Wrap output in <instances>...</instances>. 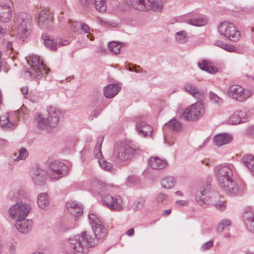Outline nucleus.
<instances>
[{
  "instance_id": "f257e3e1",
  "label": "nucleus",
  "mask_w": 254,
  "mask_h": 254,
  "mask_svg": "<svg viewBox=\"0 0 254 254\" xmlns=\"http://www.w3.org/2000/svg\"><path fill=\"white\" fill-rule=\"evenodd\" d=\"M235 171L232 164L218 166L216 169V175L221 188L227 192L236 193L238 187L233 180Z\"/></svg>"
},
{
  "instance_id": "f03ea898",
  "label": "nucleus",
  "mask_w": 254,
  "mask_h": 254,
  "mask_svg": "<svg viewBox=\"0 0 254 254\" xmlns=\"http://www.w3.org/2000/svg\"><path fill=\"white\" fill-rule=\"evenodd\" d=\"M68 244L70 251L72 254H87L89 247L97 245V240L91 241L87 232L83 231L80 235L69 238Z\"/></svg>"
},
{
  "instance_id": "7ed1b4c3",
  "label": "nucleus",
  "mask_w": 254,
  "mask_h": 254,
  "mask_svg": "<svg viewBox=\"0 0 254 254\" xmlns=\"http://www.w3.org/2000/svg\"><path fill=\"white\" fill-rule=\"evenodd\" d=\"M17 34L21 38L28 37L31 31L32 19L28 14L25 12L20 13L17 17Z\"/></svg>"
},
{
  "instance_id": "20e7f679",
  "label": "nucleus",
  "mask_w": 254,
  "mask_h": 254,
  "mask_svg": "<svg viewBox=\"0 0 254 254\" xmlns=\"http://www.w3.org/2000/svg\"><path fill=\"white\" fill-rule=\"evenodd\" d=\"M205 107L201 101L196 102L189 106L182 113V117L187 121H196L203 116Z\"/></svg>"
},
{
  "instance_id": "39448f33",
  "label": "nucleus",
  "mask_w": 254,
  "mask_h": 254,
  "mask_svg": "<svg viewBox=\"0 0 254 254\" xmlns=\"http://www.w3.org/2000/svg\"><path fill=\"white\" fill-rule=\"evenodd\" d=\"M139 151L138 148H133L126 143H120L115 146L114 156L119 160L124 161L130 159Z\"/></svg>"
},
{
  "instance_id": "423d86ee",
  "label": "nucleus",
  "mask_w": 254,
  "mask_h": 254,
  "mask_svg": "<svg viewBox=\"0 0 254 254\" xmlns=\"http://www.w3.org/2000/svg\"><path fill=\"white\" fill-rule=\"evenodd\" d=\"M27 62L32 67V70L29 72V74L35 78H42L45 74L48 73L49 70L38 56L33 55L29 56ZM27 72H29L28 71Z\"/></svg>"
},
{
  "instance_id": "0eeeda50",
  "label": "nucleus",
  "mask_w": 254,
  "mask_h": 254,
  "mask_svg": "<svg viewBox=\"0 0 254 254\" xmlns=\"http://www.w3.org/2000/svg\"><path fill=\"white\" fill-rule=\"evenodd\" d=\"M89 219L94 233V238H93L89 234V239L92 241L97 240V245L99 243V240L104 239L106 236V229H105L102 221L95 214H89Z\"/></svg>"
},
{
  "instance_id": "6e6552de",
  "label": "nucleus",
  "mask_w": 254,
  "mask_h": 254,
  "mask_svg": "<svg viewBox=\"0 0 254 254\" xmlns=\"http://www.w3.org/2000/svg\"><path fill=\"white\" fill-rule=\"evenodd\" d=\"M227 93L231 98L240 102L245 101L253 95L250 89L244 88L239 85L230 86Z\"/></svg>"
},
{
  "instance_id": "1a4fd4ad",
  "label": "nucleus",
  "mask_w": 254,
  "mask_h": 254,
  "mask_svg": "<svg viewBox=\"0 0 254 254\" xmlns=\"http://www.w3.org/2000/svg\"><path fill=\"white\" fill-rule=\"evenodd\" d=\"M218 30L220 35L232 41L237 42L240 38V32L233 23L229 22L221 23L218 27Z\"/></svg>"
},
{
  "instance_id": "9d476101",
  "label": "nucleus",
  "mask_w": 254,
  "mask_h": 254,
  "mask_svg": "<svg viewBox=\"0 0 254 254\" xmlns=\"http://www.w3.org/2000/svg\"><path fill=\"white\" fill-rule=\"evenodd\" d=\"M31 210L30 204L18 202L11 206L9 209V213L11 218L14 219L25 218Z\"/></svg>"
},
{
  "instance_id": "9b49d317",
  "label": "nucleus",
  "mask_w": 254,
  "mask_h": 254,
  "mask_svg": "<svg viewBox=\"0 0 254 254\" xmlns=\"http://www.w3.org/2000/svg\"><path fill=\"white\" fill-rule=\"evenodd\" d=\"M204 198L208 200H210L209 201H211V200H218L220 199V195L216 192L210 191L208 187H201L196 192V201L200 205L203 203L212 205L211 202L207 201Z\"/></svg>"
},
{
  "instance_id": "f8f14e48",
  "label": "nucleus",
  "mask_w": 254,
  "mask_h": 254,
  "mask_svg": "<svg viewBox=\"0 0 254 254\" xmlns=\"http://www.w3.org/2000/svg\"><path fill=\"white\" fill-rule=\"evenodd\" d=\"M67 169V166L64 164L55 161L51 162L46 172L48 177L53 180H58L63 176L64 172Z\"/></svg>"
},
{
  "instance_id": "ddd939ff",
  "label": "nucleus",
  "mask_w": 254,
  "mask_h": 254,
  "mask_svg": "<svg viewBox=\"0 0 254 254\" xmlns=\"http://www.w3.org/2000/svg\"><path fill=\"white\" fill-rule=\"evenodd\" d=\"M103 204L112 210L121 211L123 210V201L119 196L113 197L110 195H105L102 197Z\"/></svg>"
},
{
  "instance_id": "4468645a",
  "label": "nucleus",
  "mask_w": 254,
  "mask_h": 254,
  "mask_svg": "<svg viewBox=\"0 0 254 254\" xmlns=\"http://www.w3.org/2000/svg\"><path fill=\"white\" fill-rule=\"evenodd\" d=\"M47 119L50 123V127L52 128L56 127L61 115L60 110L55 107L49 106L47 107Z\"/></svg>"
},
{
  "instance_id": "2eb2a0df",
  "label": "nucleus",
  "mask_w": 254,
  "mask_h": 254,
  "mask_svg": "<svg viewBox=\"0 0 254 254\" xmlns=\"http://www.w3.org/2000/svg\"><path fill=\"white\" fill-rule=\"evenodd\" d=\"M128 6L140 11L149 10L150 1L149 0H125Z\"/></svg>"
},
{
  "instance_id": "dca6fc26",
  "label": "nucleus",
  "mask_w": 254,
  "mask_h": 254,
  "mask_svg": "<svg viewBox=\"0 0 254 254\" xmlns=\"http://www.w3.org/2000/svg\"><path fill=\"white\" fill-rule=\"evenodd\" d=\"M33 222L30 219L22 218L16 220L15 226L17 230L23 234L28 233L31 230Z\"/></svg>"
},
{
  "instance_id": "f3484780",
  "label": "nucleus",
  "mask_w": 254,
  "mask_h": 254,
  "mask_svg": "<svg viewBox=\"0 0 254 254\" xmlns=\"http://www.w3.org/2000/svg\"><path fill=\"white\" fill-rule=\"evenodd\" d=\"M47 174L44 169L37 167L31 172V177L33 182L38 185L43 184L46 181Z\"/></svg>"
},
{
  "instance_id": "a211bd4d",
  "label": "nucleus",
  "mask_w": 254,
  "mask_h": 254,
  "mask_svg": "<svg viewBox=\"0 0 254 254\" xmlns=\"http://www.w3.org/2000/svg\"><path fill=\"white\" fill-rule=\"evenodd\" d=\"M248 120V117L245 112L241 110L236 111L229 118L228 122L231 125H236L244 123Z\"/></svg>"
},
{
  "instance_id": "6ab92c4d",
  "label": "nucleus",
  "mask_w": 254,
  "mask_h": 254,
  "mask_svg": "<svg viewBox=\"0 0 254 254\" xmlns=\"http://www.w3.org/2000/svg\"><path fill=\"white\" fill-rule=\"evenodd\" d=\"M12 13L11 6L8 4L0 5V21L2 23L9 22L12 18Z\"/></svg>"
},
{
  "instance_id": "aec40b11",
  "label": "nucleus",
  "mask_w": 254,
  "mask_h": 254,
  "mask_svg": "<svg viewBox=\"0 0 254 254\" xmlns=\"http://www.w3.org/2000/svg\"><path fill=\"white\" fill-rule=\"evenodd\" d=\"M34 122L37 127L41 130H48L50 127V124L47 118H46L41 113H37L34 116Z\"/></svg>"
},
{
  "instance_id": "412c9836",
  "label": "nucleus",
  "mask_w": 254,
  "mask_h": 254,
  "mask_svg": "<svg viewBox=\"0 0 254 254\" xmlns=\"http://www.w3.org/2000/svg\"><path fill=\"white\" fill-rule=\"evenodd\" d=\"M66 206L69 212L74 217H78L83 213L82 205L75 201H68Z\"/></svg>"
},
{
  "instance_id": "4be33fe9",
  "label": "nucleus",
  "mask_w": 254,
  "mask_h": 254,
  "mask_svg": "<svg viewBox=\"0 0 254 254\" xmlns=\"http://www.w3.org/2000/svg\"><path fill=\"white\" fill-rule=\"evenodd\" d=\"M185 90L197 100H202L204 96L203 91L198 89L192 83H187L184 86Z\"/></svg>"
},
{
  "instance_id": "5701e85b",
  "label": "nucleus",
  "mask_w": 254,
  "mask_h": 254,
  "mask_svg": "<svg viewBox=\"0 0 254 254\" xmlns=\"http://www.w3.org/2000/svg\"><path fill=\"white\" fill-rule=\"evenodd\" d=\"M136 127L140 135L142 134L145 137L152 135L153 131V127L143 122L137 123Z\"/></svg>"
},
{
  "instance_id": "b1692460",
  "label": "nucleus",
  "mask_w": 254,
  "mask_h": 254,
  "mask_svg": "<svg viewBox=\"0 0 254 254\" xmlns=\"http://www.w3.org/2000/svg\"><path fill=\"white\" fill-rule=\"evenodd\" d=\"M148 164L153 169L158 170L165 168L167 165V162L157 157H152L148 160Z\"/></svg>"
},
{
  "instance_id": "393cba45",
  "label": "nucleus",
  "mask_w": 254,
  "mask_h": 254,
  "mask_svg": "<svg viewBox=\"0 0 254 254\" xmlns=\"http://www.w3.org/2000/svg\"><path fill=\"white\" fill-rule=\"evenodd\" d=\"M121 87L117 84L107 85L104 89V95L106 98H112L120 91Z\"/></svg>"
},
{
  "instance_id": "a878e982",
  "label": "nucleus",
  "mask_w": 254,
  "mask_h": 254,
  "mask_svg": "<svg viewBox=\"0 0 254 254\" xmlns=\"http://www.w3.org/2000/svg\"><path fill=\"white\" fill-rule=\"evenodd\" d=\"M0 126L5 129H12L16 125L10 120L9 114L6 113L0 116Z\"/></svg>"
},
{
  "instance_id": "bb28decb",
  "label": "nucleus",
  "mask_w": 254,
  "mask_h": 254,
  "mask_svg": "<svg viewBox=\"0 0 254 254\" xmlns=\"http://www.w3.org/2000/svg\"><path fill=\"white\" fill-rule=\"evenodd\" d=\"M232 136L229 134H219L214 136L213 141L215 144L220 146L230 142Z\"/></svg>"
},
{
  "instance_id": "cd10ccee",
  "label": "nucleus",
  "mask_w": 254,
  "mask_h": 254,
  "mask_svg": "<svg viewBox=\"0 0 254 254\" xmlns=\"http://www.w3.org/2000/svg\"><path fill=\"white\" fill-rule=\"evenodd\" d=\"M243 218L248 229L254 233V215L250 211L246 212L243 214Z\"/></svg>"
},
{
  "instance_id": "c85d7f7f",
  "label": "nucleus",
  "mask_w": 254,
  "mask_h": 254,
  "mask_svg": "<svg viewBox=\"0 0 254 254\" xmlns=\"http://www.w3.org/2000/svg\"><path fill=\"white\" fill-rule=\"evenodd\" d=\"M37 203L41 209H47L50 203L48 194L47 192H43L38 194Z\"/></svg>"
},
{
  "instance_id": "c756f323",
  "label": "nucleus",
  "mask_w": 254,
  "mask_h": 254,
  "mask_svg": "<svg viewBox=\"0 0 254 254\" xmlns=\"http://www.w3.org/2000/svg\"><path fill=\"white\" fill-rule=\"evenodd\" d=\"M198 65L201 69L210 73H215L218 71V68L212 66L211 63L207 60H203L198 62Z\"/></svg>"
},
{
  "instance_id": "7c9ffc66",
  "label": "nucleus",
  "mask_w": 254,
  "mask_h": 254,
  "mask_svg": "<svg viewBox=\"0 0 254 254\" xmlns=\"http://www.w3.org/2000/svg\"><path fill=\"white\" fill-rule=\"evenodd\" d=\"M243 162L251 171H254V156L246 155L243 157Z\"/></svg>"
},
{
  "instance_id": "2f4dec72",
  "label": "nucleus",
  "mask_w": 254,
  "mask_h": 254,
  "mask_svg": "<svg viewBox=\"0 0 254 254\" xmlns=\"http://www.w3.org/2000/svg\"><path fill=\"white\" fill-rule=\"evenodd\" d=\"M124 45V44L122 42L112 41L109 43L108 47L112 53L117 55L120 53L121 48Z\"/></svg>"
},
{
  "instance_id": "473e14b6",
  "label": "nucleus",
  "mask_w": 254,
  "mask_h": 254,
  "mask_svg": "<svg viewBox=\"0 0 254 254\" xmlns=\"http://www.w3.org/2000/svg\"><path fill=\"white\" fill-rule=\"evenodd\" d=\"M176 181L173 177L168 176L163 178L161 181L162 186L167 189H170L173 188L175 185Z\"/></svg>"
},
{
  "instance_id": "72a5a7b5",
  "label": "nucleus",
  "mask_w": 254,
  "mask_h": 254,
  "mask_svg": "<svg viewBox=\"0 0 254 254\" xmlns=\"http://www.w3.org/2000/svg\"><path fill=\"white\" fill-rule=\"evenodd\" d=\"M38 23L39 25L41 27H45L50 21V16L47 12L44 11H41L39 15Z\"/></svg>"
},
{
  "instance_id": "f704fd0d",
  "label": "nucleus",
  "mask_w": 254,
  "mask_h": 254,
  "mask_svg": "<svg viewBox=\"0 0 254 254\" xmlns=\"http://www.w3.org/2000/svg\"><path fill=\"white\" fill-rule=\"evenodd\" d=\"M207 22L205 18H193L187 20V23L190 25L195 26L205 25Z\"/></svg>"
},
{
  "instance_id": "c9c22d12",
  "label": "nucleus",
  "mask_w": 254,
  "mask_h": 254,
  "mask_svg": "<svg viewBox=\"0 0 254 254\" xmlns=\"http://www.w3.org/2000/svg\"><path fill=\"white\" fill-rule=\"evenodd\" d=\"M95 8L99 11L104 12L107 8L106 0H92Z\"/></svg>"
},
{
  "instance_id": "e433bc0d",
  "label": "nucleus",
  "mask_w": 254,
  "mask_h": 254,
  "mask_svg": "<svg viewBox=\"0 0 254 254\" xmlns=\"http://www.w3.org/2000/svg\"><path fill=\"white\" fill-rule=\"evenodd\" d=\"M103 140V138L102 137H100L98 139L96 145L94 150V155L95 157L98 159L100 158L102 156L101 150Z\"/></svg>"
},
{
  "instance_id": "4c0bfd02",
  "label": "nucleus",
  "mask_w": 254,
  "mask_h": 254,
  "mask_svg": "<svg viewBox=\"0 0 254 254\" xmlns=\"http://www.w3.org/2000/svg\"><path fill=\"white\" fill-rule=\"evenodd\" d=\"M206 199L207 201H209V202H211L212 203V205L214 206L216 209L223 211L226 208V203L223 201L220 200V199L218 200H211V201L208 200V199L205 198Z\"/></svg>"
},
{
  "instance_id": "58836bf2",
  "label": "nucleus",
  "mask_w": 254,
  "mask_h": 254,
  "mask_svg": "<svg viewBox=\"0 0 254 254\" xmlns=\"http://www.w3.org/2000/svg\"><path fill=\"white\" fill-rule=\"evenodd\" d=\"M44 40V43L45 46L50 48L53 51H55L57 49V44L56 43L53 39H51L49 37L45 36H43Z\"/></svg>"
},
{
  "instance_id": "ea45409f",
  "label": "nucleus",
  "mask_w": 254,
  "mask_h": 254,
  "mask_svg": "<svg viewBox=\"0 0 254 254\" xmlns=\"http://www.w3.org/2000/svg\"><path fill=\"white\" fill-rule=\"evenodd\" d=\"M175 38L178 43L183 44L188 40L187 33L185 31L178 32L175 34Z\"/></svg>"
},
{
  "instance_id": "a19ab883",
  "label": "nucleus",
  "mask_w": 254,
  "mask_h": 254,
  "mask_svg": "<svg viewBox=\"0 0 254 254\" xmlns=\"http://www.w3.org/2000/svg\"><path fill=\"white\" fill-rule=\"evenodd\" d=\"M150 6L149 10L152 9L154 11H160L163 8V2L160 0H155L152 1H150Z\"/></svg>"
},
{
  "instance_id": "79ce46f5",
  "label": "nucleus",
  "mask_w": 254,
  "mask_h": 254,
  "mask_svg": "<svg viewBox=\"0 0 254 254\" xmlns=\"http://www.w3.org/2000/svg\"><path fill=\"white\" fill-rule=\"evenodd\" d=\"M166 126L175 131L180 130L181 127L180 123L175 119L171 120L169 122L166 124Z\"/></svg>"
},
{
  "instance_id": "37998d69",
  "label": "nucleus",
  "mask_w": 254,
  "mask_h": 254,
  "mask_svg": "<svg viewBox=\"0 0 254 254\" xmlns=\"http://www.w3.org/2000/svg\"><path fill=\"white\" fill-rule=\"evenodd\" d=\"M231 224V221L229 219H224L219 222L217 227V231L218 232L221 233L225 228L230 226Z\"/></svg>"
},
{
  "instance_id": "c03bdc74",
  "label": "nucleus",
  "mask_w": 254,
  "mask_h": 254,
  "mask_svg": "<svg viewBox=\"0 0 254 254\" xmlns=\"http://www.w3.org/2000/svg\"><path fill=\"white\" fill-rule=\"evenodd\" d=\"M145 199L143 198H138L134 203V209L138 210L142 209L144 207Z\"/></svg>"
},
{
  "instance_id": "a18cd8bd",
  "label": "nucleus",
  "mask_w": 254,
  "mask_h": 254,
  "mask_svg": "<svg viewBox=\"0 0 254 254\" xmlns=\"http://www.w3.org/2000/svg\"><path fill=\"white\" fill-rule=\"evenodd\" d=\"M98 162L101 167L103 169L112 172L113 167L112 163L108 162L103 159L99 160Z\"/></svg>"
},
{
  "instance_id": "49530a36",
  "label": "nucleus",
  "mask_w": 254,
  "mask_h": 254,
  "mask_svg": "<svg viewBox=\"0 0 254 254\" xmlns=\"http://www.w3.org/2000/svg\"><path fill=\"white\" fill-rule=\"evenodd\" d=\"M209 97L211 101L214 103L220 105L222 104L223 100L221 98L218 97L217 95L213 93L210 92Z\"/></svg>"
},
{
  "instance_id": "de8ad7c7",
  "label": "nucleus",
  "mask_w": 254,
  "mask_h": 254,
  "mask_svg": "<svg viewBox=\"0 0 254 254\" xmlns=\"http://www.w3.org/2000/svg\"><path fill=\"white\" fill-rule=\"evenodd\" d=\"M28 151L24 148H22L19 153L18 156L16 158L17 161H19L21 160H24L28 156Z\"/></svg>"
},
{
  "instance_id": "09e8293b",
  "label": "nucleus",
  "mask_w": 254,
  "mask_h": 254,
  "mask_svg": "<svg viewBox=\"0 0 254 254\" xmlns=\"http://www.w3.org/2000/svg\"><path fill=\"white\" fill-rule=\"evenodd\" d=\"M80 27H81V30L83 31L85 33L90 34V28L87 24L84 23H81V25ZM87 38L89 39L90 40H93L94 39L93 38V36H91L90 34L87 35Z\"/></svg>"
},
{
  "instance_id": "8fccbe9b",
  "label": "nucleus",
  "mask_w": 254,
  "mask_h": 254,
  "mask_svg": "<svg viewBox=\"0 0 254 254\" xmlns=\"http://www.w3.org/2000/svg\"><path fill=\"white\" fill-rule=\"evenodd\" d=\"M21 191L20 190H11L9 192L8 197L10 199H15L18 198V195L20 194Z\"/></svg>"
},
{
  "instance_id": "3c124183",
  "label": "nucleus",
  "mask_w": 254,
  "mask_h": 254,
  "mask_svg": "<svg viewBox=\"0 0 254 254\" xmlns=\"http://www.w3.org/2000/svg\"><path fill=\"white\" fill-rule=\"evenodd\" d=\"M167 195L163 193L160 192L158 194L156 201L157 203H162L167 199Z\"/></svg>"
},
{
  "instance_id": "603ef678",
  "label": "nucleus",
  "mask_w": 254,
  "mask_h": 254,
  "mask_svg": "<svg viewBox=\"0 0 254 254\" xmlns=\"http://www.w3.org/2000/svg\"><path fill=\"white\" fill-rule=\"evenodd\" d=\"M223 49L229 52H236L238 50L234 45L226 43H225Z\"/></svg>"
},
{
  "instance_id": "864d4df0",
  "label": "nucleus",
  "mask_w": 254,
  "mask_h": 254,
  "mask_svg": "<svg viewBox=\"0 0 254 254\" xmlns=\"http://www.w3.org/2000/svg\"><path fill=\"white\" fill-rule=\"evenodd\" d=\"M213 242L210 240L204 244L201 247V249L203 251L209 250L213 246Z\"/></svg>"
},
{
  "instance_id": "5fc2aeb1",
  "label": "nucleus",
  "mask_w": 254,
  "mask_h": 254,
  "mask_svg": "<svg viewBox=\"0 0 254 254\" xmlns=\"http://www.w3.org/2000/svg\"><path fill=\"white\" fill-rule=\"evenodd\" d=\"M81 25V23L78 22H73L72 23H70V26L72 31L74 32H76L79 27H80Z\"/></svg>"
},
{
  "instance_id": "6e6d98bb",
  "label": "nucleus",
  "mask_w": 254,
  "mask_h": 254,
  "mask_svg": "<svg viewBox=\"0 0 254 254\" xmlns=\"http://www.w3.org/2000/svg\"><path fill=\"white\" fill-rule=\"evenodd\" d=\"M225 43L221 40H217L215 42L214 45L223 49Z\"/></svg>"
},
{
  "instance_id": "4d7b16f0",
  "label": "nucleus",
  "mask_w": 254,
  "mask_h": 254,
  "mask_svg": "<svg viewBox=\"0 0 254 254\" xmlns=\"http://www.w3.org/2000/svg\"><path fill=\"white\" fill-rule=\"evenodd\" d=\"M176 204L180 205V206H186L188 204V201L183 200H177V201H176Z\"/></svg>"
},
{
  "instance_id": "13d9d810",
  "label": "nucleus",
  "mask_w": 254,
  "mask_h": 254,
  "mask_svg": "<svg viewBox=\"0 0 254 254\" xmlns=\"http://www.w3.org/2000/svg\"><path fill=\"white\" fill-rule=\"evenodd\" d=\"M247 132L249 135L254 136V126L248 128Z\"/></svg>"
},
{
  "instance_id": "bf43d9fd",
  "label": "nucleus",
  "mask_w": 254,
  "mask_h": 254,
  "mask_svg": "<svg viewBox=\"0 0 254 254\" xmlns=\"http://www.w3.org/2000/svg\"><path fill=\"white\" fill-rule=\"evenodd\" d=\"M21 91L22 93V94L24 96H26V95L27 94L28 92V87L27 86H24V87H22L21 88Z\"/></svg>"
},
{
  "instance_id": "052dcab7",
  "label": "nucleus",
  "mask_w": 254,
  "mask_h": 254,
  "mask_svg": "<svg viewBox=\"0 0 254 254\" xmlns=\"http://www.w3.org/2000/svg\"><path fill=\"white\" fill-rule=\"evenodd\" d=\"M80 2L84 7H87L89 4V0H80Z\"/></svg>"
},
{
  "instance_id": "680f3d73",
  "label": "nucleus",
  "mask_w": 254,
  "mask_h": 254,
  "mask_svg": "<svg viewBox=\"0 0 254 254\" xmlns=\"http://www.w3.org/2000/svg\"><path fill=\"white\" fill-rule=\"evenodd\" d=\"M101 110H95L92 113V116L93 117L96 118L100 113Z\"/></svg>"
},
{
  "instance_id": "e2e57ef3",
  "label": "nucleus",
  "mask_w": 254,
  "mask_h": 254,
  "mask_svg": "<svg viewBox=\"0 0 254 254\" xmlns=\"http://www.w3.org/2000/svg\"><path fill=\"white\" fill-rule=\"evenodd\" d=\"M9 251L10 254H14L15 253V247L13 245H11L9 247Z\"/></svg>"
},
{
  "instance_id": "0e129e2a",
  "label": "nucleus",
  "mask_w": 254,
  "mask_h": 254,
  "mask_svg": "<svg viewBox=\"0 0 254 254\" xmlns=\"http://www.w3.org/2000/svg\"><path fill=\"white\" fill-rule=\"evenodd\" d=\"M127 234L129 236H131L134 234V229L133 228L129 229L127 232Z\"/></svg>"
},
{
  "instance_id": "69168bd1",
  "label": "nucleus",
  "mask_w": 254,
  "mask_h": 254,
  "mask_svg": "<svg viewBox=\"0 0 254 254\" xmlns=\"http://www.w3.org/2000/svg\"><path fill=\"white\" fill-rule=\"evenodd\" d=\"M171 212V209H168V210H166L165 211H163V215L164 216H167L168 215H169Z\"/></svg>"
},
{
  "instance_id": "338daca9",
  "label": "nucleus",
  "mask_w": 254,
  "mask_h": 254,
  "mask_svg": "<svg viewBox=\"0 0 254 254\" xmlns=\"http://www.w3.org/2000/svg\"><path fill=\"white\" fill-rule=\"evenodd\" d=\"M7 48L8 49H9L11 51H13V48L12 46V43L10 42H8L7 44Z\"/></svg>"
},
{
  "instance_id": "774afa93",
  "label": "nucleus",
  "mask_w": 254,
  "mask_h": 254,
  "mask_svg": "<svg viewBox=\"0 0 254 254\" xmlns=\"http://www.w3.org/2000/svg\"><path fill=\"white\" fill-rule=\"evenodd\" d=\"M59 45H66L68 44V42L67 41H64L59 42Z\"/></svg>"
}]
</instances>
